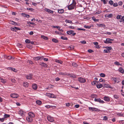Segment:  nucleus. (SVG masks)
Here are the masks:
<instances>
[{
    "label": "nucleus",
    "mask_w": 124,
    "mask_h": 124,
    "mask_svg": "<svg viewBox=\"0 0 124 124\" xmlns=\"http://www.w3.org/2000/svg\"><path fill=\"white\" fill-rule=\"evenodd\" d=\"M103 99L105 101L108 102L110 101V98L109 97L105 96L103 97Z\"/></svg>",
    "instance_id": "obj_16"
},
{
    "label": "nucleus",
    "mask_w": 124,
    "mask_h": 124,
    "mask_svg": "<svg viewBox=\"0 0 124 124\" xmlns=\"http://www.w3.org/2000/svg\"><path fill=\"white\" fill-rule=\"evenodd\" d=\"M113 5L114 7H116L118 6V4L117 3H113Z\"/></svg>",
    "instance_id": "obj_57"
},
{
    "label": "nucleus",
    "mask_w": 124,
    "mask_h": 124,
    "mask_svg": "<svg viewBox=\"0 0 124 124\" xmlns=\"http://www.w3.org/2000/svg\"><path fill=\"white\" fill-rule=\"evenodd\" d=\"M119 71L121 73H123L124 70L122 68H120L119 70Z\"/></svg>",
    "instance_id": "obj_42"
},
{
    "label": "nucleus",
    "mask_w": 124,
    "mask_h": 124,
    "mask_svg": "<svg viewBox=\"0 0 124 124\" xmlns=\"http://www.w3.org/2000/svg\"><path fill=\"white\" fill-rule=\"evenodd\" d=\"M88 108L90 111L97 112H99L100 111V109L90 107Z\"/></svg>",
    "instance_id": "obj_3"
},
{
    "label": "nucleus",
    "mask_w": 124,
    "mask_h": 124,
    "mask_svg": "<svg viewBox=\"0 0 124 124\" xmlns=\"http://www.w3.org/2000/svg\"><path fill=\"white\" fill-rule=\"evenodd\" d=\"M113 97L114 98L116 99H118L119 98V95L116 94H114L113 95Z\"/></svg>",
    "instance_id": "obj_25"
},
{
    "label": "nucleus",
    "mask_w": 124,
    "mask_h": 124,
    "mask_svg": "<svg viewBox=\"0 0 124 124\" xmlns=\"http://www.w3.org/2000/svg\"><path fill=\"white\" fill-rule=\"evenodd\" d=\"M41 38H42L43 39L46 40H47L48 39V37H47L45 36H41Z\"/></svg>",
    "instance_id": "obj_30"
},
{
    "label": "nucleus",
    "mask_w": 124,
    "mask_h": 124,
    "mask_svg": "<svg viewBox=\"0 0 124 124\" xmlns=\"http://www.w3.org/2000/svg\"><path fill=\"white\" fill-rule=\"evenodd\" d=\"M68 48L69 49L72 50L74 49V46L72 45L68 47Z\"/></svg>",
    "instance_id": "obj_29"
},
{
    "label": "nucleus",
    "mask_w": 124,
    "mask_h": 124,
    "mask_svg": "<svg viewBox=\"0 0 124 124\" xmlns=\"http://www.w3.org/2000/svg\"><path fill=\"white\" fill-rule=\"evenodd\" d=\"M96 86L98 88H101L103 86L101 84H99L97 85H96Z\"/></svg>",
    "instance_id": "obj_27"
},
{
    "label": "nucleus",
    "mask_w": 124,
    "mask_h": 124,
    "mask_svg": "<svg viewBox=\"0 0 124 124\" xmlns=\"http://www.w3.org/2000/svg\"><path fill=\"white\" fill-rule=\"evenodd\" d=\"M25 42L26 43H30V41L28 39H26L25 41Z\"/></svg>",
    "instance_id": "obj_40"
},
{
    "label": "nucleus",
    "mask_w": 124,
    "mask_h": 124,
    "mask_svg": "<svg viewBox=\"0 0 124 124\" xmlns=\"http://www.w3.org/2000/svg\"><path fill=\"white\" fill-rule=\"evenodd\" d=\"M122 16L121 15H118L116 16V18L117 19L120 20Z\"/></svg>",
    "instance_id": "obj_34"
},
{
    "label": "nucleus",
    "mask_w": 124,
    "mask_h": 124,
    "mask_svg": "<svg viewBox=\"0 0 124 124\" xmlns=\"http://www.w3.org/2000/svg\"><path fill=\"white\" fill-rule=\"evenodd\" d=\"M106 49L104 50L103 52L104 53H107L110 52V50L112 49V47L111 46H107L105 47Z\"/></svg>",
    "instance_id": "obj_1"
},
{
    "label": "nucleus",
    "mask_w": 124,
    "mask_h": 124,
    "mask_svg": "<svg viewBox=\"0 0 124 124\" xmlns=\"http://www.w3.org/2000/svg\"><path fill=\"white\" fill-rule=\"evenodd\" d=\"M56 96L54 94L51 93V95L50 98H56Z\"/></svg>",
    "instance_id": "obj_31"
},
{
    "label": "nucleus",
    "mask_w": 124,
    "mask_h": 124,
    "mask_svg": "<svg viewBox=\"0 0 124 124\" xmlns=\"http://www.w3.org/2000/svg\"><path fill=\"white\" fill-rule=\"evenodd\" d=\"M45 95H46L47 96L49 97L50 98L51 95V93H46Z\"/></svg>",
    "instance_id": "obj_43"
},
{
    "label": "nucleus",
    "mask_w": 124,
    "mask_h": 124,
    "mask_svg": "<svg viewBox=\"0 0 124 124\" xmlns=\"http://www.w3.org/2000/svg\"><path fill=\"white\" fill-rule=\"evenodd\" d=\"M119 123L121 124H124V120H121L119 121Z\"/></svg>",
    "instance_id": "obj_59"
},
{
    "label": "nucleus",
    "mask_w": 124,
    "mask_h": 124,
    "mask_svg": "<svg viewBox=\"0 0 124 124\" xmlns=\"http://www.w3.org/2000/svg\"><path fill=\"white\" fill-rule=\"evenodd\" d=\"M55 62L61 64H62L63 63L62 62V61L57 59L55 60Z\"/></svg>",
    "instance_id": "obj_26"
},
{
    "label": "nucleus",
    "mask_w": 124,
    "mask_h": 124,
    "mask_svg": "<svg viewBox=\"0 0 124 124\" xmlns=\"http://www.w3.org/2000/svg\"><path fill=\"white\" fill-rule=\"evenodd\" d=\"M28 116L32 118L35 117V115L33 113L31 112H30L28 113Z\"/></svg>",
    "instance_id": "obj_7"
},
{
    "label": "nucleus",
    "mask_w": 124,
    "mask_h": 124,
    "mask_svg": "<svg viewBox=\"0 0 124 124\" xmlns=\"http://www.w3.org/2000/svg\"><path fill=\"white\" fill-rule=\"evenodd\" d=\"M32 75L31 74H29L26 76V78L28 79H31L32 78Z\"/></svg>",
    "instance_id": "obj_12"
},
{
    "label": "nucleus",
    "mask_w": 124,
    "mask_h": 124,
    "mask_svg": "<svg viewBox=\"0 0 124 124\" xmlns=\"http://www.w3.org/2000/svg\"><path fill=\"white\" fill-rule=\"evenodd\" d=\"M32 87L33 89L36 90L38 86L35 84H33L32 85Z\"/></svg>",
    "instance_id": "obj_18"
},
{
    "label": "nucleus",
    "mask_w": 124,
    "mask_h": 124,
    "mask_svg": "<svg viewBox=\"0 0 124 124\" xmlns=\"http://www.w3.org/2000/svg\"><path fill=\"white\" fill-rule=\"evenodd\" d=\"M100 100H101V99L100 98H95L94 99V101H97L99 102H100Z\"/></svg>",
    "instance_id": "obj_39"
},
{
    "label": "nucleus",
    "mask_w": 124,
    "mask_h": 124,
    "mask_svg": "<svg viewBox=\"0 0 124 124\" xmlns=\"http://www.w3.org/2000/svg\"><path fill=\"white\" fill-rule=\"evenodd\" d=\"M10 96L14 98H16L18 97L19 95L17 93H14L11 94Z\"/></svg>",
    "instance_id": "obj_8"
},
{
    "label": "nucleus",
    "mask_w": 124,
    "mask_h": 124,
    "mask_svg": "<svg viewBox=\"0 0 124 124\" xmlns=\"http://www.w3.org/2000/svg\"><path fill=\"white\" fill-rule=\"evenodd\" d=\"M10 116L9 115L5 114L4 115V118H7L9 117Z\"/></svg>",
    "instance_id": "obj_35"
},
{
    "label": "nucleus",
    "mask_w": 124,
    "mask_h": 124,
    "mask_svg": "<svg viewBox=\"0 0 124 124\" xmlns=\"http://www.w3.org/2000/svg\"><path fill=\"white\" fill-rule=\"evenodd\" d=\"M75 7L72 4H71L68 6V9L69 10H71L74 9Z\"/></svg>",
    "instance_id": "obj_11"
},
{
    "label": "nucleus",
    "mask_w": 124,
    "mask_h": 124,
    "mask_svg": "<svg viewBox=\"0 0 124 124\" xmlns=\"http://www.w3.org/2000/svg\"><path fill=\"white\" fill-rule=\"evenodd\" d=\"M47 119L49 121L51 122H53L54 120V118L49 115L47 116Z\"/></svg>",
    "instance_id": "obj_5"
},
{
    "label": "nucleus",
    "mask_w": 124,
    "mask_h": 124,
    "mask_svg": "<svg viewBox=\"0 0 124 124\" xmlns=\"http://www.w3.org/2000/svg\"><path fill=\"white\" fill-rule=\"evenodd\" d=\"M111 79L113 80L115 83H118L120 82V80L118 78H112Z\"/></svg>",
    "instance_id": "obj_4"
},
{
    "label": "nucleus",
    "mask_w": 124,
    "mask_h": 124,
    "mask_svg": "<svg viewBox=\"0 0 124 124\" xmlns=\"http://www.w3.org/2000/svg\"><path fill=\"white\" fill-rule=\"evenodd\" d=\"M100 81V82H105V80L102 78H100L99 80Z\"/></svg>",
    "instance_id": "obj_54"
},
{
    "label": "nucleus",
    "mask_w": 124,
    "mask_h": 124,
    "mask_svg": "<svg viewBox=\"0 0 124 124\" xmlns=\"http://www.w3.org/2000/svg\"><path fill=\"white\" fill-rule=\"evenodd\" d=\"M80 42L82 44H85L86 43V41L85 40H82L80 41Z\"/></svg>",
    "instance_id": "obj_55"
},
{
    "label": "nucleus",
    "mask_w": 124,
    "mask_h": 124,
    "mask_svg": "<svg viewBox=\"0 0 124 124\" xmlns=\"http://www.w3.org/2000/svg\"><path fill=\"white\" fill-rule=\"evenodd\" d=\"M108 118L107 116H105L103 117V120H108Z\"/></svg>",
    "instance_id": "obj_49"
},
{
    "label": "nucleus",
    "mask_w": 124,
    "mask_h": 124,
    "mask_svg": "<svg viewBox=\"0 0 124 124\" xmlns=\"http://www.w3.org/2000/svg\"><path fill=\"white\" fill-rule=\"evenodd\" d=\"M7 69L8 70H11L12 71L16 72H17V70L15 68H14L12 67H8Z\"/></svg>",
    "instance_id": "obj_14"
},
{
    "label": "nucleus",
    "mask_w": 124,
    "mask_h": 124,
    "mask_svg": "<svg viewBox=\"0 0 124 124\" xmlns=\"http://www.w3.org/2000/svg\"><path fill=\"white\" fill-rule=\"evenodd\" d=\"M27 62L28 63L31 64H32L33 63V62H32V61L30 60H28V61Z\"/></svg>",
    "instance_id": "obj_47"
},
{
    "label": "nucleus",
    "mask_w": 124,
    "mask_h": 124,
    "mask_svg": "<svg viewBox=\"0 0 124 124\" xmlns=\"http://www.w3.org/2000/svg\"><path fill=\"white\" fill-rule=\"evenodd\" d=\"M61 39L63 40H67L68 39V38H67L63 36L61 37Z\"/></svg>",
    "instance_id": "obj_38"
},
{
    "label": "nucleus",
    "mask_w": 124,
    "mask_h": 124,
    "mask_svg": "<svg viewBox=\"0 0 124 124\" xmlns=\"http://www.w3.org/2000/svg\"><path fill=\"white\" fill-rule=\"evenodd\" d=\"M52 41L53 42L55 43H57L58 42V41L56 39L53 38L52 39Z\"/></svg>",
    "instance_id": "obj_28"
},
{
    "label": "nucleus",
    "mask_w": 124,
    "mask_h": 124,
    "mask_svg": "<svg viewBox=\"0 0 124 124\" xmlns=\"http://www.w3.org/2000/svg\"><path fill=\"white\" fill-rule=\"evenodd\" d=\"M39 56H37V57H35L34 58V60L35 61L39 60Z\"/></svg>",
    "instance_id": "obj_51"
},
{
    "label": "nucleus",
    "mask_w": 124,
    "mask_h": 124,
    "mask_svg": "<svg viewBox=\"0 0 124 124\" xmlns=\"http://www.w3.org/2000/svg\"><path fill=\"white\" fill-rule=\"evenodd\" d=\"M99 81H98L97 82V81H93V82H91V84L92 85H96V83L97 82H99Z\"/></svg>",
    "instance_id": "obj_37"
},
{
    "label": "nucleus",
    "mask_w": 124,
    "mask_h": 124,
    "mask_svg": "<svg viewBox=\"0 0 124 124\" xmlns=\"http://www.w3.org/2000/svg\"><path fill=\"white\" fill-rule=\"evenodd\" d=\"M114 64L117 65L119 66L120 65V64L119 62L117 61H116L114 62Z\"/></svg>",
    "instance_id": "obj_44"
},
{
    "label": "nucleus",
    "mask_w": 124,
    "mask_h": 124,
    "mask_svg": "<svg viewBox=\"0 0 124 124\" xmlns=\"http://www.w3.org/2000/svg\"><path fill=\"white\" fill-rule=\"evenodd\" d=\"M109 4L111 5H112L113 3V2L112 0H110L109 1Z\"/></svg>",
    "instance_id": "obj_48"
},
{
    "label": "nucleus",
    "mask_w": 124,
    "mask_h": 124,
    "mask_svg": "<svg viewBox=\"0 0 124 124\" xmlns=\"http://www.w3.org/2000/svg\"><path fill=\"white\" fill-rule=\"evenodd\" d=\"M74 32V31L72 30H70L67 31V33L68 34L70 35L71 34H72V32Z\"/></svg>",
    "instance_id": "obj_22"
},
{
    "label": "nucleus",
    "mask_w": 124,
    "mask_h": 124,
    "mask_svg": "<svg viewBox=\"0 0 124 124\" xmlns=\"http://www.w3.org/2000/svg\"><path fill=\"white\" fill-rule=\"evenodd\" d=\"M23 85L25 87H27L28 85V83L27 82H25L23 83Z\"/></svg>",
    "instance_id": "obj_24"
},
{
    "label": "nucleus",
    "mask_w": 124,
    "mask_h": 124,
    "mask_svg": "<svg viewBox=\"0 0 124 124\" xmlns=\"http://www.w3.org/2000/svg\"><path fill=\"white\" fill-rule=\"evenodd\" d=\"M77 30H78L79 31V30H82L83 31H85V29H82V28H78L77 29Z\"/></svg>",
    "instance_id": "obj_46"
},
{
    "label": "nucleus",
    "mask_w": 124,
    "mask_h": 124,
    "mask_svg": "<svg viewBox=\"0 0 124 124\" xmlns=\"http://www.w3.org/2000/svg\"><path fill=\"white\" fill-rule=\"evenodd\" d=\"M101 13V11H98L96 12L95 13V15H98V14Z\"/></svg>",
    "instance_id": "obj_63"
},
{
    "label": "nucleus",
    "mask_w": 124,
    "mask_h": 124,
    "mask_svg": "<svg viewBox=\"0 0 124 124\" xmlns=\"http://www.w3.org/2000/svg\"><path fill=\"white\" fill-rule=\"evenodd\" d=\"M27 121L29 122H32L33 120V118L27 116L26 118Z\"/></svg>",
    "instance_id": "obj_10"
},
{
    "label": "nucleus",
    "mask_w": 124,
    "mask_h": 124,
    "mask_svg": "<svg viewBox=\"0 0 124 124\" xmlns=\"http://www.w3.org/2000/svg\"><path fill=\"white\" fill-rule=\"evenodd\" d=\"M58 12L60 14H62L64 12V10L63 9H58Z\"/></svg>",
    "instance_id": "obj_20"
},
{
    "label": "nucleus",
    "mask_w": 124,
    "mask_h": 124,
    "mask_svg": "<svg viewBox=\"0 0 124 124\" xmlns=\"http://www.w3.org/2000/svg\"><path fill=\"white\" fill-rule=\"evenodd\" d=\"M91 26H84V27L86 28L90 29L91 28Z\"/></svg>",
    "instance_id": "obj_62"
},
{
    "label": "nucleus",
    "mask_w": 124,
    "mask_h": 124,
    "mask_svg": "<svg viewBox=\"0 0 124 124\" xmlns=\"http://www.w3.org/2000/svg\"><path fill=\"white\" fill-rule=\"evenodd\" d=\"M45 10L46 11L51 14H53V11L47 8H45Z\"/></svg>",
    "instance_id": "obj_15"
},
{
    "label": "nucleus",
    "mask_w": 124,
    "mask_h": 124,
    "mask_svg": "<svg viewBox=\"0 0 124 124\" xmlns=\"http://www.w3.org/2000/svg\"><path fill=\"white\" fill-rule=\"evenodd\" d=\"M103 87H104L110 88L111 89H112L113 88V87L110 86L109 85L105 83L103 84Z\"/></svg>",
    "instance_id": "obj_13"
},
{
    "label": "nucleus",
    "mask_w": 124,
    "mask_h": 124,
    "mask_svg": "<svg viewBox=\"0 0 124 124\" xmlns=\"http://www.w3.org/2000/svg\"><path fill=\"white\" fill-rule=\"evenodd\" d=\"M92 19L93 20V21L95 22H98L99 20L98 19H96L94 18V17L93 16L92 17Z\"/></svg>",
    "instance_id": "obj_36"
},
{
    "label": "nucleus",
    "mask_w": 124,
    "mask_h": 124,
    "mask_svg": "<svg viewBox=\"0 0 124 124\" xmlns=\"http://www.w3.org/2000/svg\"><path fill=\"white\" fill-rule=\"evenodd\" d=\"M76 2L75 1V0H73V2L71 4L72 5L75 7V5L76 4Z\"/></svg>",
    "instance_id": "obj_41"
},
{
    "label": "nucleus",
    "mask_w": 124,
    "mask_h": 124,
    "mask_svg": "<svg viewBox=\"0 0 124 124\" xmlns=\"http://www.w3.org/2000/svg\"><path fill=\"white\" fill-rule=\"evenodd\" d=\"M11 81L12 82L14 83H15L16 82L15 79L14 78L12 79H11Z\"/></svg>",
    "instance_id": "obj_64"
},
{
    "label": "nucleus",
    "mask_w": 124,
    "mask_h": 124,
    "mask_svg": "<svg viewBox=\"0 0 124 124\" xmlns=\"http://www.w3.org/2000/svg\"><path fill=\"white\" fill-rule=\"evenodd\" d=\"M96 25L98 26L104 28L105 27V25L103 24L97 23Z\"/></svg>",
    "instance_id": "obj_17"
},
{
    "label": "nucleus",
    "mask_w": 124,
    "mask_h": 124,
    "mask_svg": "<svg viewBox=\"0 0 124 124\" xmlns=\"http://www.w3.org/2000/svg\"><path fill=\"white\" fill-rule=\"evenodd\" d=\"M22 15L24 17L29 18L30 17V15L27 14L22 13Z\"/></svg>",
    "instance_id": "obj_21"
},
{
    "label": "nucleus",
    "mask_w": 124,
    "mask_h": 124,
    "mask_svg": "<svg viewBox=\"0 0 124 124\" xmlns=\"http://www.w3.org/2000/svg\"><path fill=\"white\" fill-rule=\"evenodd\" d=\"M36 102L39 105H41L42 103V102L40 100H37L36 101Z\"/></svg>",
    "instance_id": "obj_33"
},
{
    "label": "nucleus",
    "mask_w": 124,
    "mask_h": 124,
    "mask_svg": "<svg viewBox=\"0 0 124 124\" xmlns=\"http://www.w3.org/2000/svg\"><path fill=\"white\" fill-rule=\"evenodd\" d=\"M11 30L13 31H16V30H15V28H14V27H11Z\"/></svg>",
    "instance_id": "obj_60"
},
{
    "label": "nucleus",
    "mask_w": 124,
    "mask_h": 124,
    "mask_svg": "<svg viewBox=\"0 0 124 124\" xmlns=\"http://www.w3.org/2000/svg\"><path fill=\"white\" fill-rule=\"evenodd\" d=\"M113 15L112 14H109L107 16V17H108L109 18H111L112 17V16Z\"/></svg>",
    "instance_id": "obj_52"
},
{
    "label": "nucleus",
    "mask_w": 124,
    "mask_h": 124,
    "mask_svg": "<svg viewBox=\"0 0 124 124\" xmlns=\"http://www.w3.org/2000/svg\"><path fill=\"white\" fill-rule=\"evenodd\" d=\"M78 81L81 83H84L86 82V80L84 78L80 77L78 78Z\"/></svg>",
    "instance_id": "obj_6"
},
{
    "label": "nucleus",
    "mask_w": 124,
    "mask_h": 124,
    "mask_svg": "<svg viewBox=\"0 0 124 124\" xmlns=\"http://www.w3.org/2000/svg\"><path fill=\"white\" fill-rule=\"evenodd\" d=\"M27 23L28 24H31L32 25H34L35 24V23L33 22H27Z\"/></svg>",
    "instance_id": "obj_56"
},
{
    "label": "nucleus",
    "mask_w": 124,
    "mask_h": 124,
    "mask_svg": "<svg viewBox=\"0 0 124 124\" xmlns=\"http://www.w3.org/2000/svg\"><path fill=\"white\" fill-rule=\"evenodd\" d=\"M72 65L73 66L75 67H76L77 66V64L74 62L72 63Z\"/></svg>",
    "instance_id": "obj_53"
},
{
    "label": "nucleus",
    "mask_w": 124,
    "mask_h": 124,
    "mask_svg": "<svg viewBox=\"0 0 124 124\" xmlns=\"http://www.w3.org/2000/svg\"><path fill=\"white\" fill-rule=\"evenodd\" d=\"M65 22L66 23H72V22L71 21L68 20H66Z\"/></svg>",
    "instance_id": "obj_50"
},
{
    "label": "nucleus",
    "mask_w": 124,
    "mask_h": 124,
    "mask_svg": "<svg viewBox=\"0 0 124 124\" xmlns=\"http://www.w3.org/2000/svg\"><path fill=\"white\" fill-rule=\"evenodd\" d=\"M55 33H56L58 34H59V35L62 34V33L61 32H59L57 31H55Z\"/></svg>",
    "instance_id": "obj_61"
},
{
    "label": "nucleus",
    "mask_w": 124,
    "mask_h": 124,
    "mask_svg": "<svg viewBox=\"0 0 124 124\" xmlns=\"http://www.w3.org/2000/svg\"><path fill=\"white\" fill-rule=\"evenodd\" d=\"M113 40V39H111L109 38H107L105 40H104V43L106 44L111 43H112V41Z\"/></svg>",
    "instance_id": "obj_2"
},
{
    "label": "nucleus",
    "mask_w": 124,
    "mask_h": 124,
    "mask_svg": "<svg viewBox=\"0 0 124 124\" xmlns=\"http://www.w3.org/2000/svg\"><path fill=\"white\" fill-rule=\"evenodd\" d=\"M119 22L120 23L122 22L124 23V16H122L121 20H119Z\"/></svg>",
    "instance_id": "obj_23"
},
{
    "label": "nucleus",
    "mask_w": 124,
    "mask_h": 124,
    "mask_svg": "<svg viewBox=\"0 0 124 124\" xmlns=\"http://www.w3.org/2000/svg\"><path fill=\"white\" fill-rule=\"evenodd\" d=\"M43 56H42V57L39 56V58L38 59H39V60L41 61L43 59Z\"/></svg>",
    "instance_id": "obj_58"
},
{
    "label": "nucleus",
    "mask_w": 124,
    "mask_h": 124,
    "mask_svg": "<svg viewBox=\"0 0 124 124\" xmlns=\"http://www.w3.org/2000/svg\"><path fill=\"white\" fill-rule=\"evenodd\" d=\"M25 113V112L22 110H20L19 111V114L22 116H24Z\"/></svg>",
    "instance_id": "obj_9"
},
{
    "label": "nucleus",
    "mask_w": 124,
    "mask_h": 124,
    "mask_svg": "<svg viewBox=\"0 0 124 124\" xmlns=\"http://www.w3.org/2000/svg\"><path fill=\"white\" fill-rule=\"evenodd\" d=\"M39 65H40L42 66L43 67H46L47 66V64L43 62H40L39 64Z\"/></svg>",
    "instance_id": "obj_19"
},
{
    "label": "nucleus",
    "mask_w": 124,
    "mask_h": 124,
    "mask_svg": "<svg viewBox=\"0 0 124 124\" xmlns=\"http://www.w3.org/2000/svg\"><path fill=\"white\" fill-rule=\"evenodd\" d=\"M0 80H1V82L5 84L6 83V81L5 80H4L2 78H0Z\"/></svg>",
    "instance_id": "obj_32"
},
{
    "label": "nucleus",
    "mask_w": 124,
    "mask_h": 124,
    "mask_svg": "<svg viewBox=\"0 0 124 124\" xmlns=\"http://www.w3.org/2000/svg\"><path fill=\"white\" fill-rule=\"evenodd\" d=\"M100 75L101 77H105V75L103 73H101L100 74Z\"/></svg>",
    "instance_id": "obj_45"
}]
</instances>
